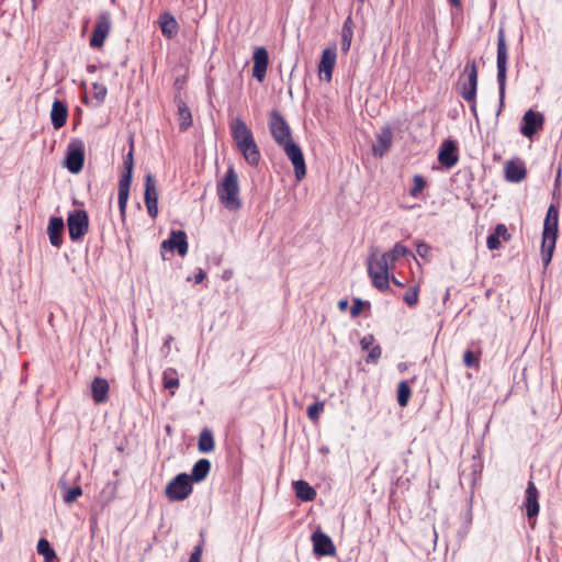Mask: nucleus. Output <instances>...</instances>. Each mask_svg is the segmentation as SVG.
I'll return each mask as SVG.
<instances>
[{"mask_svg": "<svg viewBox=\"0 0 562 562\" xmlns=\"http://www.w3.org/2000/svg\"><path fill=\"white\" fill-rule=\"evenodd\" d=\"M43 0H32V9L35 11Z\"/></svg>", "mask_w": 562, "mask_h": 562, "instance_id": "052dcab7", "label": "nucleus"}, {"mask_svg": "<svg viewBox=\"0 0 562 562\" xmlns=\"http://www.w3.org/2000/svg\"><path fill=\"white\" fill-rule=\"evenodd\" d=\"M324 409V402H315L314 404L310 405L307 408V417L316 422L319 418L321 413Z\"/></svg>", "mask_w": 562, "mask_h": 562, "instance_id": "a19ab883", "label": "nucleus"}, {"mask_svg": "<svg viewBox=\"0 0 562 562\" xmlns=\"http://www.w3.org/2000/svg\"><path fill=\"white\" fill-rule=\"evenodd\" d=\"M112 22L111 14L106 11L101 12L95 21L89 44L93 48L102 47L105 38L111 31Z\"/></svg>", "mask_w": 562, "mask_h": 562, "instance_id": "9d476101", "label": "nucleus"}, {"mask_svg": "<svg viewBox=\"0 0 562 562\" xmlns=\"http://www.w3.org/2000/svg\"><path fill=\"white\" fill-rule=\"evenodd\" d=\"M506 64H507V46L503 29H499L497 35V81L499 85L501 101L504 98L505 80H506Z\"/></svg>", "mask_w": 562, "mask_h": 562, "instance_id": "9b49d317", "label": "nucleus"}, {"mask_svg": "<svg viewBox=\"0 0 562 562\" xmlns=\"http://www.w3.org/2000/svg\"><path fill=\"white\" fill-rule=\"evenodd\" d=\"M85 164V143L79 138H74L67 146L65 157V167L71 173H79Z\"/></svg>", "mask_w": 562, "mask_h": 562, "instance_id": "6e6552de", "label": "nucleus"}, {"mask_svg": "<svg viewBox=\"0 0 562 562\" xmlns=\"http://www.w3.org/2000/svg\"><path fill=\"white\" fill-rule=\"evenodd\" d=\"M93 88V98L98 100V102H103L106 95V87L102 83L94 82L92 85Z\"/></svg>", "mask_w": 562, "mask_h": 562, "instance_id": "37998d69", "label": "nucleus"}, {"mask_svg": "<svg viewBox=\"0 0 562 562\" xmlns=\"http://www.w3.org/2000/svg\"><path fill=\"white\" fill-rule=\"evenodd\" d=\"M64 229V220L59 216H52L47 226V234L49 241L54 247H60L63 244Z\"/></svg>", "mask_w": 562, "mask_h": 562, "instance_id": "5701e85b", "label": "nucleus"}, {"mask_svg": "<svg viewBox=\"0 0 562 562\" xmlns=\"http://www.w3.org/2000/svg\"><path fill=\"white\" fill-rule=\"evenodd\" d=\"M457 151H458L457 144L453 140H451V139L445 140L441 144L439 153H438L439 162L448 169L452 168L453 166L457 165V162L459 160Z\"/></svg>", "mask_w": 562, "mask_h": 562, "instance_id": "a211bd4d", "label": "nucleus"}, {"mask_svg": "<svg viewBox=\"0 0 562 562\" xmlns=\"http://www.w3.org/2000/svg\"><path fill=\"white\" fill-rule=\"evenodd\" d=\"M451 4L453 5H459L460 4V0H449Z\"/></svg>", "mask_w": 562, "mask_h": 562, "instance_id": "e2e57ef3", "label": "nucleus"}, {"mask_svg": "<svg viewBox=\"0 0 562 562\" xmlns=\"http://www.w3.org/2000/svg\"><path fill=\"white\" fill-rule=\"evenodd\" d=\"M293 488L299 499L303 502H312L316 498L317 494L306 481L297 480L293 482Z\"/></svg>", "mask_w": 562, "mask_h": 562, "instance_id": "c85d7f7f", "label": "nucleus"}, {"mask_svg": "<svg viewBox=\"0 0 562 562\" xmlns=\"http://www.w3.org/2000/svg\"><path fill=\"white\" fill-rule=\"evenodd\" d=\"M175 102L178 109L177 116L179 121V130L184 132L192 125V114L179 93L175 95Z\"/></svg>", "mask_w": 562, "mask_h": 562, "instance_id": "b1692460", "label": "nucleus"}, {"mask_svg": "<svg viewBox=\"0 0 562 562\" xmlns=\"http://www.w3.org/2000/svg\"><path fill=\"white\" fill-rule=\"evenodd\" d=\"M544 221H559V211L555 205L549 206Z\"/></svg>", "mask_w": 562, "mask_h": 562, "instance_id": "3c124183", "label": "nucleus"}, {"mask_svg": "<svg viewBox=\"0 0 562 562\" xmlns=\"http://www.w3.org/2000/svg\"><path fill=\"white\" fill-rule=\"evenodd\" d=\"M254 66H252V76L259 82H262L266 78L267 67L269 64V54L268 50L260 46L256 47L254 52Z\"/></svg>", "mask_w": 562, "mask_h": 562, "instance_id": "dca6fc26", "label": "nucleus"}, {"mask_svg": "<svg viewBox=\"0 0 562 562\" xmlns=\"http://www.w3.org/2000/svg\"><path fill=\"white\" fill-rule=\"evenodd\" d=\"M342 27H350L353 30V21L350 15L345 20Z\"/></svg>", "mask_w": 562, "mask_h": 562, "instance_id": "6e6d98bb", "label": "nucleus"}, {"mask_svg": "<svg viewBox=\"0 0 562 562\" xmlns=\"http://www.w3.org/2000/svg\"><path fill=\"white\" fill-rule=\"evenodd\" d=\"M486 247L492 250V232H490L486 236Z\"/></svg>", "mask_w": 562, "mask_h": 562, "instance_id": "bf43d9fd", "label": "nucleus"}, {"mask_svg": "<svg viewBox=\"0 0 562 562\" xmlns=\"http://www.w3.org/2000/svg\"><path fill=\"white\" fill-rule=\"evenodd\" d=\"M281 147L294 167L296 180H302L306 175V165L301 147L294 140L286 142V144Z\"/></svg>", "mask_w": 562, "mask_h": 562, "instance_id": "f8f14e48", "label": "nucleus"}, {"mask_svg": "<svg viewBox=\"0 0 562 562\" xmlns=\"http://www.w3.org/2000/svg\"><path fill=\"white\" fill-rule=\"evenodd\" d=\"M53 560H44V562H52Z\"/></svg>", "mask_w": 562, "mask_h": 562, "instance_id": "774afa93", "label": "nucleus"}, {"mask_svg": "<svg viewBox=\"0 0 562 562\" xmlns=\"http://www.w3.org/2000/svg\"><path fill=\"white\" fill-rule=\"evenodd\" d=\"M67 225L69 237L72 241H79L89 231V216L85 210H75L68 214Z\"/></svg>", "mask_w": 562, "mask_h": 562, "instance_id": "1a4fd4ad", "label": "nucleus"}, {"mask_svg": "<svg viewBox=\"0 0 562 562\" xmlns=\"http://www.w3.org/2000/svg\"><path fill=\"white\" fill-rule=\"evenodd\" d=\"M374 340L375 339H374V336L372 334L366 335L360 340L361 348L363 350H369L370 348H372V345H373Z\"/></svg>", "mask_w": 562, "mask_h": 562, "instance_id": "8fccbe9b", "label": "nucleus"}, {"mask_svg": "<svg viewBox=\"0 0 562 562\" xmlns=\"http://www.w3.org/2000/svg\"><path fill=\"white\" fill-rule=\"evenodd\" d=\"M211 470V462L207 459L198 460L191 471L190 479L193 482H202L206 479Z\"/></svg>", "mask_w": 562, "mask_h": 562, "instance_id": "7c9ffc66", "label": "nucleus"}, {"mask_svg": "<svg viewBox=\"0 0 562 562\" xmlns=\"http://www.w3.org/2000/svg\"><path fill=\"white\" fill-rule=\"evenodd\" d=\"M391 280L397 286H404V284L400 280H397L394 276L391 278Z\"/></svg>", "mask_w": 562, "mask_h": 562, "instance_id": "680f3d73", "label": "nucleus"}, {"mask_svg": "<svg viewBox=\"0 0 562 562\" xmlns=\"http://www.w3.org/2000/svg\"><path fill=\"white\" fill-rule=\"evenodd\" d=\"M416 248H417L416 249L417 254L422 258H424L426 260H429V254H430L431 247L428 244H426L424 241H420V243L417 244Z\"/></svg>", "mask_w": 562, "mask_h": 562, "instance_id": "09e8293b", "label": "nucleus"}, {"mask_svg": "<svg viewBox=\"0 0 562 562\" xmlns=\"http://www.w3.org/2000/svg\"><path fill=\"white\" fill-rule=\"evenodd\" d=\"M191 479L187 473H179L166 486L165 494L171 502H181L192 493Z\"/></svg>", "mask_w": 562, "mask_h": 562, "instance_id": "39448f33", "label": "nucleus"}, {"mask_svg": "<svg viewBox=\"0 0 562 562\" xmlns=\"http://www.w3.org/2000/svg\"><path fill=\"white\" fill-rule=\"evenodd\" d=\"M353 35V30L350 27H342L341 29V40L342 42H351Z\"/></svg>", "mask_w": 562, "mask_h": 562, "instance_id": "603ef678", "label": "nucleus"}, {"mask_svg": "<svg viewBox=\"0 0 562 562\" xmlns=\"http://www.w3.org/2000/svg\"><path fill=\"white\" fill-rule=\"evenodd\" d=\"M162 382L165 389L178 387L179 379L177 378V371L172 368L166 369L164 371Z\"/></svg>", "mask_w": 562, "mask_h": 562, "instance_id": "4c0bfd02", "label": "nucleus"}, {"mask_svg": "<svg viewBox=\"0 0 562 562\" xmlns=\"http://www.w3.org/2000/svg\"><path fill=\"white\" fill-rule=\"evenodd\" d=\"M477 70L475 61H468L458 81V89L462 98L472 101L476 94Z\"/></svg>", "mask_w": 562, "mask_h": 562, "instance_id": "20e7f679", "label": "nucleus"}, {"mask_svg": "<svg viewBox=\"0 0 562 562\" xmlns=\"http://www.w3.org/2000/svg\"><path fill=\"white\" fill-rule=\"evenodd\" d=\"M214 438H213V431L204 427L199 436L198 440V449L202 453H207L214 450Z\"/></svg>", "mask_w": 562, "mask_h": 562, "instance_id": "2f4dec72", "label": "nucleus"}, {"mask_svg": "<svg viewBox=\"0 0 562 562\" xmlns=\"http://www.w3.org/2000/svg\"><path fill=\"white\" fill-rule=\"evenodd\" d=\"M538 490L532 481L528 482L524 508L529 520L539 514Z\"/></svg>", "mask_w": 562, "mask_h": 562, "instance_id": "aec40b11", "label": "nucleus"}, {"mask_svg": "<svg viewBox=\"0 0 562 562\" xmlns=\"http://www.w3.org/2000/svg\"><path fill=\"white\" fill-rule=\"evenodd\" d=\"M217 195L225 209L238 211L241 207L238 176L233 166L228 167L224 178L217 183Z\"/></svg>", "mask_w": 562, "mask_h": 562, "instance_id": "f03ea898", "label": "nucleus"}, {"mask_svg": "<svg viewBox=\"0 0 562 562\" xmlns=\"http://www.w3.org/2000/svg\"><path fill=\"white\" fill-rule=\"evenodd\" d=\"M404 256H412L414 259H416L415 255L406 246L402 245L401 243H396L390 251L380 256L378 255V259H385V262L390 263V268L393 269L394 262Z\"/></svg>", "mask_w": 562, "mask_h": 562, "instance_id": "a878e982", "label": "nucleus"}, {"mask_svg": "<svg viewBox=\"0 0 562 562\" xmlns=\"http://www.w3.org/2000/svg\"><path fill=\"white\" fill-rule=\"evenodd\" d=\"M412 391L406 381H401L397 385V403L401 407H405L409 401Z\"/></svg>", "mask_w": 562, "mask_h": 562, "instance_id": "c9c22d12", "label": "nucleus"}, {"mask_svg": "<svg viewBox=\"0 0 562 562\" xmlns=\"http://www.w3.org/2000/svg\"><path fill=\"white\" fill-rule=\"evenodd\" d=\"M268 124L274 142L279 146H283L286 144V142L293 140L291 128L284 116L278 110H272L269 113Z\"/></svg>", "mask_w": 562, "mask_h": 562, "instance_id": "423d86ee", "label": "nucleus"}, {"mask_svg": "<svg viewBox=\"0 0 562 562\" xmlns=\"http://www.w3.org/2000/svg\"><path fill=\"white\" fill-rule=\"evenodd\" d=\"M404 302L408 305V306H414L417 304L418 302V289L413 286V288H409L404 297H403Z\"/></svg>", "mask_w": 562, "mask_h": 562, "instance_id": "79ce46f5", "label": "nucleus"}, {"mask_svg": "<svg viewBox=\"0 0 562 562\" xmlns=\"http://www.w3.org/2000/svg\"><path fill=\"white\" fill-rule=\"evenodd\" d=\"M159 24L161 29V33L167 38H173L179 31L178 22L176 21L175 16L169 13L165 12L159 16Z\"/></svg>", "mask_w": 562, "mask_h": 562, "instance_id": "bb28decb", "label": "nucleus"}, {"mask_svg": "<svg viewBox=\"0 0 562 562\" xmlns=\"http://www.w3.org/2000/svg\"><path fill=\"white\" fill-rule=\"evenodd\" d=\"M93 69H95V66L89 67L90 71H93Z\"/></svg>", "mask_w": 562, "mask_h": 562, "instance_id": "0e129e2a", "label": "nucleus"}, {"mask_svg": "<svg viewBox=\"0 0 562 562\" xmlns=\"http://www.w3.org/2000/svg\"><path fill=\"white\" fill-rule=\"evenodd\" d=\"M368 273L372 280V284L380 291L390 289V263L385 259H378V254H372L368 257Z\"/></svg>", "mask_w": 562, "mask_h": 562, "instance_id": "7ed1b4c3", "label": "nucleus"}, {"mask_svg": "<svg viewBox=\"0 0 562 562\" xmlns=\"http://www.w3.org/2000/svg\"><path fill=\"white\" fill-rule=\"evenodd\" d=\"M134 145L131 143V148L128 153L124 156V170L121 175L120 180L132 182L133 179V169H134V155H133Z\"/></svg>", "mask_w": 562, "mask_h": 562, "instance_id": "473e14b6", "label": "nucleus"}, {"mask_svg": "<svg viewBox=\"0 0 562 562\" xmlns=\"http://www.w3.org/2000/svg\"><path fill=\"white\" fill-rule=\"evenodd\" d=\"M338 307H339V310L345 311L348 307V301L347 300H340L338 302Z\"/></svg>", "mask_w": 562, "mask_h": 562, "instance_id": "4d7b16f0", "label": "nucleus"}, {"mask_svg": "<svg viewBox=\"0 0 562 562\" xmlns=\"http://www.w3.org/2000/svg\"><path fill=\"white\" fill-rule=\"evenodd\" d=\"M424 536L428 539V547L435 548L437 541V532L435 527H429L423 530Z\"/></svg>", "mask_w": 562, "mask_h": 562, "instance_id": "49530a36", "label": "nucleus"}, {"mask_svg": "<svg viewBox=\"0 0 562 562\" xmlns=\"http://www.w3.org/2000/svg\"><path fill=\"white\" fill-rule=\"evenodd\" d=\"M351 42H342L341 41V50L347 53L350 49Z\"/></svg>", "mask_w": 562, "mask_h": 562, "instance_id": "13d9d810", "label": "nucleus"}, {"mask_svg": "<svg viewBox=\"0 0 562 562\" xmlns=\"http://www.w3.org/2000/svg\"><path fill=\"white\" fill-rule=\"evenodd\" d=\"M67 117H68L67 105L63 101L56 99L53 102L52 111H50V120H52V124H53L54 128L55 130L61 128L66 124Z\"/></svg>", "mask_w": 562, "mask_h": 562, "instance_id": "393cba45", "label": "nucleus"}, {"mask_svg": "<svg viewBox=\"0 0 562 562\" xmlns=\"http://www.w3.org/2000/svg\"><path fill=\"white\" fill-rule=\"evenodd\" d=\"M132 182H124L119 181V194H117V203L120 209V215L123 222H125L126 218V207H127V201L130 196V188Z\"/></svg>", "mask_w": 562, "mask_h": 562, "instance_id": "c756f323", "label": "nucleus"}, {"mask_svg": "<svg viewBox=\"0 0 562 562\" xmlns=\"http://www.w3.org/2000/svg\"><path fill=\"white\" fill-rule=\"evenodd\" d=\"M58 486L65 491L63 499L67 504L74 503L75 501H77L79 496L82 495V488L79 485H76L74 487H67L66 482L60 480L58 482Z\"/></svg>", "mask_w": 562, "mask_h": 562, "instance_id": "72a5a7b5", "label": "nucleus"}, {"mask_svg": "<svg viewBox=\"0 0 562 562\" xmlns=\"http://www.w3.org/2000/svg\"><path fill=\"white\" fill-rule=\"evenodd\" d=\"M504 171H505V179L508 182H513V183L521 182L527 176L526 167H525L524 162L520 160L506 161Z\"/></svg>", "mask_w": 562, "mask_h": 562, "instance_id": "412c9836", "label": "nucleus"}, {"mask_svg": "<svg viewBox=\"0 0 562 562\" xmlns=\"http://www.w3.org/2000/svg\"><path fill=\"white\" fill-rule=\"evenodd\" d=\"M205 279V272L202 269H199L198 273L194 276V283L199 284Z\"/></svg>", "mask_w": 562, "mask_h": 562, "instance_id": "864d4df0", "label": "nucleus"}, {"mask_svg": "<svg viewBox=\"0 0 562 562\" xmlns=\"http://www.w3.org/2000/svg\"><path fill=\"white\" fill-rule=\"evenodd\" d=\"M313 550L319 557H333L336 554V548L330 537L322 531H316L312 536Z\"/></svg>", "mask_w": 562, "mask_h": 562, "instance_id": "2eb2a0df", "label": "nucleus"}, {"mask_svg": "<svg viewBox=\"0 0 562 562\" xmlns=\"http://www.w3.org/2000/svg\"><path fill=\"white\" fill-rule=\"evenodd\" d=\"M559 221H544L541 243V259L543 267L547 268L553 256L558 236Z\"/></svg>", "mask_w": 562, "mask_h": 562, "instance_id": "0eeeda50", "label": "nucleus"}, {"mask_svg": "<svg viewBox=\"0 0 562 562\" xmlns=\"http://www.w3.org/2000/svg\"><path fill=\"white\" fill-rule=\"evenodd\" d=\"M463 363L468 368L479 367V356L475 351L468 349L463 355Z\"/></svg>", "mask_w": 562, "mask_h": 562, "instance_id": "ea45409f", "label": "nucleus"}, {"mask_svg": "<svg viewBox=\"0 0 562 562\" xmlns=\"http://www.w3.org/2000/svg\"><path fill=\"white\" fill-rule=\"evenodd\" d=\"M203 539L193 548L189 562H201L203 553Z\"/></svg>", "mask_w": 562, "mask_h": 562, "instance_id": "a18cd8bd", "label": "nucleus"}, {"mask_svg": "<svg viewBox=\"0 0 562 562\" xmlns=\"http://www.w3.org/2000/svg\"><path fill=\"white\" fill-rule=\"evenodd\" d=\"M490 293H491V290H490V289H488V290H486V295H487V296L490 295Z\"/></svg>", "mask_w": 562, "mask_h": 562, "instance_id": "338daca9", "label": "nucleus"}, {"mask_svg": "<svg viewBox=\"0 0 562 562\" xmlns=\"http://www.w3.org/2000/svg\"><path fill=\"white\" fill-rule=\"evenodd\" d=\"M93 69H95V66L89 67L90 71H93Z\"/></svg>", "mask_w": 562, "mask_h": 562, "instance_id": "69168bd1", "label": "nucleus"}, {"mask_svg": "<svg viewBox=\"0 0 562 562\" xmlns=\"http://www.w3.org/2000/svg\"><path fill=\"white\" fill-rule=\"evenodd\" d=\"M413 183H414V186L411 188L409 194L413 198H418L419 194L423 192V190L426 187V180H425V178L423 176L415 175L413 177Z\"/></svg>", "mask_w": 562, "mask_h": 562, "instance_id": "58836bf2", "label": "nucleus"}, {"mask_svg": "<svg viewBox=\"0 0 562 562\" xmlns=\"http://www.w3.org/2000/svg\"><path fill=\"white\" fill-rule=\"evenodd\" d=\"M165 250L177 251L179 256L183 257L188 252L187 234L183 231H171L168 239L161 243V252ZM165 259V256L162 255Z\"/></svg>", "mask_w": 562, "mask_h": 562, "instance_id": "4468645a", "label": "nucleus"}, {"mask_svg": "<svg viewBox=\"0 0 562 562\" xmlns=\"http://www.w3.org/2000/svg\"><path fill=\"white\" fill-rule=\"evenodd\" d=\"M109 383L103 378H95L91 383L92 398L97 404L108 400Z\"/></svg>", "mask_w": 562, "mask_h": 562, "instance_id": "cd10ccee", "label": "nucleus"}, {"mask_svg": "<svg viewBox=\"0 0 562 562\" xmlns=\"http://www.w3.org/2000/svg\"><path fill=\"white\" fill-rule=\"evenodd\" d=\"M229 131L236 148L246 162L251 167H257L260 162L261 154L251 130L243 119L235 117L229 122Z\"/></svg>", "mask_w": 562, "mask_h": 562, "instance_id": "f257e3e1", "label": "nucleus"}, {"mask_svg": "<svg viewBox=\"0 0 562 562\" xmlns=\"http://www.w3.org/2000/svg\"><path fill=\"white\" fill-rule=\"evenodd\" d=\"M544 117L541 113L528 110L522 117L521 133L526 137H532L542 127Z\"/></svg>", "mask_w": 562, "mask_h": 562, "instance_id": "f3484780", "label": "nucleus"}, {"mask_svg": "<svg viewBox=\"0 0 562 562\" xmlns=\"http://www.w3.org/2000/svg\"><path fill=\"white\" fill-rule=\"evenodd\" d=\"M144 200L147 207L148 215L151 218L157 217L158 214V189L155 177L148 172L145 176V193Z\"/></svg>", "mask_w": 562, "mask_h": 562, "instance_id": "ddd939ff", "label": "nucleus"}, {"mask_svg": "<svg viewBox=\"0 0 562 562\" xmlns=\"http://www.w3.org/2000/svg\"><path fill=\"white\" fill-rule=\"evenodd\" d=\"M184 81H186V78L184 77H178L176 80H175V88L180 90L182 89L183 85H184Z\"/></svg>", "mask_w": 562, "mask_h": 562, "instance_id": "5fc2aeb1", "label": "nucleus"}, {"mask_svg": "<svg viewBox=\"0 0 562 562\" xmlns=\"http://www.w3.org/2000/svg\"><path fill=\"white\" fill-rule=\"evenodd\" d=\"M337 53L335 48H326L323 50L321 63L318 65L319 74H324V79L329 82L331 80L333 70L336 64Z\"/></svg>", "mask_w": 562, "mask_h": 562, "instance_id": "4be33fe9", "label": "nucleus"}, {"mask_svg": "<svg viewBox=\"0 0 562 562\" xmlns=\"http://www.w3.org/2000/svg\"><path fill=\"white\" fill-rule=\"evenodd\" d=\"M364 305L366 302H363L361 299H355L350 308L351 317L359 316Z\"/></svg>", "mask_w": 562, "mask_h": 562, "instance_id": "de8ad7c7", "label": "nucleus"}, {"mask_svg": "<svg viewBox=\"0 0 562 562\" xmlns=\"http://www.w3.org/2000/svg\"><path fill=\"white\" fill-rule=\"evenodd\" d=\"M37 553L44 557V560L57 559L55 550L52 548L47 539L41 538L36 547Z\"/></svg>", "mask_w": 562, "mask_h": 562, "instance_id": "f704fd0d", "label": "nucleus"}, {"mask_svg": "<svg viewBox=\"0 0 562 562\" xmlns=\"http://www.w3.org/2000/svg\"><path fill=\"white\" fill-rule=\"evenodd\" d=\"M393 142V132L389 125L382 127L381 132L376 135V142L372 146V151L375 157H383L391 148Z\"/></svg>", "mask_w": 562, "mask_h": 562, "instance_id": "6ab92c4d", "label": "nucleus"}, {"mask_svg": "<svg viewBox=\"0 0 562 562\" xmlns=\"http://www.w3.org/2000/svg\"><path fill=\"white\" fill-rule=\"evenodd\" d=\"M512 235L504 224H498L494 227V250L499 247L501 240L508 241Z\"/></svg>", "mask_w": 562, "mask_h": 562, "instance_id": "e433bc0d", "label": "nucleus"}, {"mask_svg": "<svg viewBox=\"0 0 562 562\" xmlns=\"http://www.w3.org/2000/svg\"><path fill=\"white\" fill-rule=\"evenodd\" d=\"M368 351L369 352H368V356L366 358V362L367 363H376L378 360L381 357V353H382L381 346L380 345H375L372 348H370Z\"/></svg>", "mask_w": 562, "mask_h": 562, "instance_id": "c03bdc74", "label": "nucleus"}]
</instances>
